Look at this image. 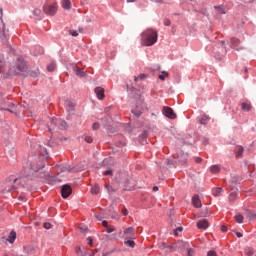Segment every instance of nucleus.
<instances>
[{"instance_id":"1","label":"nucleus","mask_w":256,"mask_h":256,"mask_svg":"<svg viewBox=\"0 0 256 256\" xmlns=\"http://www.w3.org/2000/svg\"><path fill=\"white\" fill-rule=\"evenodd\" d=\"M159 35L157 34V31L153 29H147L141 34V45L144 47H152V45H155Z\"/></svg>"},{"instance_id":"2","label":"nucleus","mask_w":256,"mask_h":256,"mask_svg":"<svg viewBox=\"0 0 256 256\" xmlns=\"http://www.w3.org/2000/svg\"><path fill=\"white\" fill-rule=\"evenodd\" d=\"M57 9V4H48L44 6V13H46V15H49L50 17H53V15L57 13Z\"/></svg>"},{"instance_id":"3","label":"nucleus","mask_w":256,"mask_h":256,"mask_svg":"<svg viewBox=\"0 0 256 256\" xmlns=\"http://www.w3.org/2000/svg\"><path fill=\"white\" fill-rule=\"evenodd\" d=\"M163 115H165V117H168V119H177V114H175L171 107L165 106L163 108Z\"/></svg>"},{"instance_id":"4","label":"nucleus","mask_w":256,"mask_h":256,"mask_svg":"<svg viewBox=\"0 0 256 256\" xmlns=\"http://www.w3.org/2000/svg\"><path fill=\"white\" fill-rule=\"evenodd\" d=\"M43 167H45L44 163H41V164L38 165L37 163L33 162L30 165L28 175H33V173H37V171H39V169H43Z\"/></svg>"},{"instance_id":"5","label":"nucleus","mask_w":256,"mask_h":256,"mask_svg":"<svg viewBox=\"0 0 256 256\" xmlns=\"http://www.w3.org/2000/svg\"><path fill=\"white\" fill-rule=\"evenodd\" d=\"M52 123H54L56 129H65L67 127V122H65V120L52 118Z\"/></svg>"},{"instance_id":"6","label":"nucleus","mask_w":256,"mask_h":256,"mask_svg":"<svg viewBox=\"0 0 256 256\" xmlns=\"http://www.w3.org/2000/svg\"><path fill=\"white\" fill-rule=\"evenodd\" d=\"M71 193H73V189L71 188V186L64 185L62 187L61 195H62L63 199H67V197H69V195H71Z\"/></svg>"},{"instance_id":"7","label":"nucleus","mask_w":256,"mask_h":256,"mask_svg":"<svg viewBox=\"0 0 256 256\" xmlns=\"http://www.w3.org/2000/svg\"><path fill=\"white\" fill-rule=\"evenodd\" d=\"M125 239H133L135 237V228H126L123 232Z\"/></svg>"},{"instance_id":"8","label":"nucleus","mask_w":256,"mask_h":256,"mask_svg":"<svg viewBox=\"0 0 256 256\" xmlns=\"http://www.w3.org/2000/svg\"><path fill=\"white\" fill-rule=\"evenodd\" d=\"M178 245H179V247H183V249H187L188 256H193V253H195L193 248L189 247V243H187V242L180 241V242H178Z\"/></svg>"},{"instance_id":"9","label":"nucleus","mask_w":256,"mask_h":256,"mask_svg":"<svg viewBox=\"0 0 256 256\" xmlns=\"http://www.w3.org/2000/svg\"><path fill=\"white\" fill-rule=\"evenodd\" d=\"M95 94L97 96V99H99L100 101H103V99H105V89H103L102 87L95 88Z\"/></svg>"},{"instance_id":"10","label":"nucleus","mask_w":256,"mask_h":256,"mask_svg":"<svg viewBox=\"0 0 256 256\" xmlns=\"http://www.w3.org/2000/svg\"><path fill=\"white\" fill-rule=\"evenodd\" d=\"M198 229H208L209 228V222L206 219L199 220L197 222Z\"/></svg>"},{"instance_id":"11","label":"nucleus","mask_w":256,"mask_h":256,"mask_svg":"<svg viewBox=\"0 0 256 256\" xmlns=\"http://www.w3.org/2000/svg\"><path fill=\"white\" fill-rule=\"evenodd\" d=\"M160 249H162V251H166V253H172L173 252V246L168 245L167 243L163 242L160 245Z\"/></svg>"},{"instance_id":"12","label":"nucleus","mask_w":256,"mask_h":256,"mask_svg":"<svg viewBox=\"0 0 256 256\" xmlns=\"http://www.w3.org/2000/svg\"><path fill=\"white\" fill-rule=\"evenodd\" d=\"M73 72L77 77H85V75H87L85 71L81 70L78 66L73 67Z\"/></svg>"},{"instance_id":"13","label":"nucleus","mask_w":256,"mask_h":256,"mask_svg":"<svg viewBox=\"0 0 256 256\" xmlns=\"http://www.w3.org/2000/svg\"><path fill=\"white\" fill-rule=\"evenodd\" d=\"M240 43H241V41L239 40V38L232 37L230 39V44H231L232 49H235V48L239 47Z\"/></svg>"},{"instance_id":"14","label":"nucleus","mask_w":256,"mask_h":256,"mask_svg":"<svg viewBox=\"0 0 256 256\" xmlns=\"http://www.w3.org/2000/svg\"><path fill=\"white\" fill-rule=\"evenodd\" d=\"M15 239H17V233L15 231H11L6 241H8V243L13 244L15 243Z\"/></svg>"},{"instance_id":"15","label":"nucleus","mask_w":256,"mask_h":256,"mask_svg":"<svg viewBox=\"0 0 256 256\" xmlns=\"http://www.w3.org/2000/svg\"><path fill=\"white\" fill-rule=\"evenodd\" d=\"M24 252L26 253V255H35V247L25 246L24 247Z\"/></svg>"},{"instance_id":"16","label":"nucleus","mask_w":256,"mask_h":256,"mask_svg":"<svg viewBox=\"0 0 256 256\" xmlns=\"http://www.w3.org/2000/svg\"><path fill=\"white\" fill-rule=\"evenodd\" d=\"M65 106L68 109V111H73V109H75V102H73L71 100H66Z\"/></svg>"},{"instance_id":"17","label":"nucleus","mask_w":256,"mask_h":256,"mask_svg":"<svg viewBox=\"0 0 256 256\" xmlns=\"http://www.w3.org/2000/svg\"><path fill=\"white\" fill-rule=\"evenodd\" d=\"M192 203H193L194 207L199 209L201 207V200L199 199V196H194L192 198Z\"/></svg>"},{"instance_id":"18","label":"nucleus","mask_w":256,"mask_h":256,"mask_svg":"<svg viewBox=\"0 0 256 256\" xmlns=\"http://www.w3.org/2000/svg\"><path fill=\"white\" fill-rule=\"evenodd\" d=\"M242 111H251L253 109V106H251V103L243 102L241 104Z\"/></svg>"},{"instance_id":"19","label":"nucleus","mask_w":256,"mask_h":256,"mask_svg":"<svg viewBox=\"0 0 256 256\" xmlns=\"http://www.w3.org/2000/svg\"><path fill=\"white\" fill-rule=\"evenodd\" d=\"M212 194L214 197H221V195H223V188H214Z\"/></svg>"},{"instance_id":"20","label":"nucleus","mask_w":256,"mask_h":256,"mask_svg":"<svg viewBox=\"0 0 256 256\" xmlns=\"http://www.w3.org/2000/svg\"><path fill=\"white\" fill-rule=\"evenodd\" d=\"M124 245H126V247H131V249H133L135 247V241L131 240V238H126L124 241Z\"/></svg>"},{"instance_id":"21","label":"nucleus","mask_w":256,"mask_h":256,"mask_svg":"<svg viewBox=\"0 0 256 256\" xmlns=\"http://www.w3.org/2000/svg\"><path fill=\"white\" fill-rule=\"evenodd\" d=\"M219 171H221V167H219V165H212L210 167V172L213 173L214 175H217Z\"/></svg>"},{"instance_id":"22","label":"nucleus","mask_w":256,"mask_h":256,"mask_svg":"<svg viewBox=\"0 0 256 256\" xmlns=\"http://www.w3.org/2000/svg\"><path fill=\"white\" fill-rule=\"evenodd\" d=\"M100 191L101 188L99 187V184H95L94 187L91 188L92 195H99Z\"/></svg>"},{"instance_id":"23","label":"nucleus","mask_w":256,"mask_h":256,"mask_svg":"<svg viewBox=\"0 0 256 256\" xmlns=\"http://www.w3.org/2000/svg\"><path fill=\"white\" fill-rule=\"evenodd\" d=\"M237 195H239V191L236 190V191L231 192L229 195V201L231 203H233V201H235L237 199Z\"/></svg>"},{"instance_id":"24","label":"nucleus","mask_w":256,"mask_h":256,"mask_svg":"<svg viewBox=\"0 0 256 256\" xmlns=\"http://www.w3.org/2000/svg\"><path fill=\"white\" fill-rule=\"evenodd\" d=\"M55 69H57V65L55 64V62H50L47 65V71H49L50 73H53V71H55Z\"/></svg>"},{"instance_id":"25","label":"nucleus","mask_w":256,"mask_h":256,"mask_svg":"<svg viewBox=\"0 0 256 256\" xmlns=\"http://www.w3.org/2000/svg\"><path fill=\"white\" fill-rule=\"evenodd\" d=\"M62 7H63V9H71V1L62 0Z\"/></svg>"},{"instance_id":"26","label":"nucleus","mask_w":256,"mask_h":256,"mask_svg":"<svg viewBox=\"0 0 256 256\" xmlns=\"http://www.w3.org/2000/svg\"><path fill=\"white\" fill-rule=\"evenodd\" d=\"M33 14L35 15V17H38L39 19L43 17V12L39 8L34 9Z\"/></svg>"},{"instance_id":"27","label":"nucleus","mask_w":256,"mask_h":256,"mask_svg":"<svg viewBox=\"0 0 256 256\" xmlns=\"http://www.w3.org/2000/svg\"><path fill=\"white\" fill-rule=\"evenodd\" d=\"M145 79H147L146 74H140L139 76H135V77H134V81H135V82H137V81H143V80H145Z\"/></svg>"},{"instance_id":"28","label":"nucleus","mask_w":256,"mask_h":256,"mask_svg":"<svg viewBox=\"0 0 256 256\" xmlns=\"http://www.w3.org/2000/svg\"><path fill=\"white\" fill-rule=\"evenodd\" d=\"M169 77V73L167 71H162V75H159L158 78L160 81H165V78Z\"/></svg>"},{"instance_id":"29","label":"nucleus","mask_w":256,"mask_h":256,"mask_svg":"<svg viewBox=\"0 0 256 256\" xmlns=\"http://www.w3.org/2000/svg\"><path fill=\"white\" fill-rule=\"evenodd\" d=\"M234 219H235L236 223H243L244 217L241 214H237L236 216H234Z\"/></svg>"},{"instance_id":"30","label":"nucleus","mask_w":256,"mask_h":256,"mask_svg":"<svg viewBox=\"0 0 256 256\" xmlns=\"http://www.w3.org/2000/svg\"><path fill=\"white\" fill-rule=\"evenodd\" d=\"M23 183H25V179H23V178H16L15 180H14V184L15 185H23Z\"/></svg>"},{"instance_id":"31","label":"nucleus","mask_w":256,"mask_h":256,"mask_svg":"<svg viewBox=\"0 0 256 256\" xmlns=\"http://www.w3.org/2000/svg\"><path fill=\"white\" fill-rule=\"evenodd\" d=\"M48 127H49V131H53V129L57 128L55 123H53V118L50 119V124L48 125Z\"/></svg>"},{"instance_id":"32","label":"nucleus","mask_w":256,"mask_h":256,"mask_svg":"<svg viewBox=\"0 0 256 256\" xmlns=\"http://www.w3.org/2000/svg\"><path fill=\"white\" fill-rule=\"evenodd\" d=\"M243 151H244L243 147L240 146L238 148V151L236 152V157H243Z\"/></svg>"},{"instance_id":"33","label":"nucleus","mask_w":256,"mask_h":256,"mask_svg":"<svg viewBox=\"0 0 256 256\" xmlns=\"http://www.w3.org/2000/svg\"><path fill=\"white\" fill-rule=\"evenodd\" d=\"M183 232V227H178L174 230L175 237H179V233Z\"/></svg>"},{"instance_id":"34","label":"nucleus","mask_w":256,"mask_h":256,"mask_svg":"<svg viewBox=\"0 0 256 256\" xmlns=\"http://www.w3.org/2000/svg\"><path fill=\"white\" fill-rule=\"evenodd\" d=\"M84 140L86 141V143H93V138L89 135H85Z\"/></svg>"},{"instance_id":"35","label":"nucleus","mask_w":256,"mask_h":256,"mask_svg":"<svg viewBox=\"0 0 256 256\" xmlns=\"http://www.w3.org/2000/svg\"><path fill=\"white\" fill-rule=\"evenodd\" d=\"M132 113L135 117H141V110H132Z\"/></svg>"},{"instance_id":"36","label":"nucleus","mask_w":256,"mask_h":256,"mask_svg":"<svg viewBox=\"0 0 256 256\" xmlns=\"http://www.w3.org/2000/svg\"><path fill=\"white\" fill-rule=\"evenodd\" d=\"M207 120H209V116H203L202 119L200 120V123L202 125H205V123H207Z\"/></svg>"},{"instance_id":"37","label":"nucleus","mask_w":256,"mask_h":256,"mask_svg":"<svg viewBox=\"0 0 256 256\" xmlns=\"http://www.w3.org/2000/svg\"><path fill=\"white\" fill-rule=\"evenodd\" d=\"M69 33L72 35V37H77L79 35L76 30H70Z\"/></svg>"},{"instance_id":"38","label":"nucleus","mask_w":256,"mask_h":256,"mask_svg":"<svg viewBox=\"0 0 256 256\" xmlns=\"http://www.w3.org/2000/svg\"><path fill=\"white\" fill-rule=\"evenodd\" d=\"M207 256H217V252H215L214 250H210L208 251Z\"/></svg>"},{"instance_id":"39","label":"nucleus","mask_w":256,"mask_h":256,"mask_svg":"<svg viewBox=\"0 0 256 256\" xmlns=\"http://www.w3.org/2000/svg\"><path fill=\"white\" fill-rule=\"evenodd\" d=\"M5 111H9V113H15V104H12V108L5 109Z\"/></svg>"},{"instance_id":"40","label":"nucleus","mask_w":256,"mask_h":256,"mask_svg":"<svg viewBox=\"0 0 256 256\" xmlns=\"http://www.w3.org/2000/svg\"><path fill=\"white\" fill-rule=\"evenodd\" d=\"M71 170H72V168L69 165L64 166L62 169V171H68V172H71Z\"/></svg>"},{"instance_id":"41","label":"nucleus","mask_w":256,"mask_h":256,"mask_svg":"<svg viewBox=\"0 0 256 256\" xmlns=\"http://www.w3.org/2000/svg\"><path fill=\"white\" fill-rule=\"evenodd\" d=\"M92 129H93L94 131H97V130L99 129V123H94V124L92 125Z\"/></svg>"},{"instance_id":"42","label":"nucleus","mask_w":256,"mask_h":256,"mask_svg":"<svg viewBox=\"0 0 256 256\" xmlns=\"http://www.w3.org/2000/svg\"><path fill=\"white\" fill-rule=\"evenodd\" d=\"M164 25H165L166 27H169V25H171V20L165 19V20H164Z\"/></svg>"},{"instance_id":"43","label":"nucleus","mask_w":256,"mask_h":256,"mask_svg":"<svg viewBox=\"0 0 256 256\" xmlns=\"http://www.w3.org/2000/svg\"><path fill=\"white\" fill-rule=\"evenodd\" d=\"M44 229H51V223L45 222L44 223Z\"/></svg>"},{"instance_id":"44","label":"nucleus","mask_w":256,"mask_h":256,"mask_svg":"<svg viewBox=\"0 0 256 256\" xmlns=\"http://www.w3.org/2000/svg\"><path fill=\"white\" fill-rule=\"evenodd\" d=\"M105 189H107V191H109V192H111V191H115L114 189H113V187H111V186H109V185H105Z\"/></svg>"},{"instance_id":"45","label":"nucleus","mask_w":256,"mask_h":256,"mask_svg":"<svg viewBox=\"0 0 256 256\" xmlns=\"http://www.w3.org/2000/svg\"><path fill=\"white\" fill-rule=\"evenodd\" d=\"M88 245L93 247V239L91 237H88Z\"/></svg>"},{"instance_id":"46","label":"nucleus","mask_w":256,"mask_h":256,"mask_svg":"<svg viewBox=\"0 0 256 256\" xmlns=\"http://www.w3.org/2000/svg\"><path fill=\"white\" fill-rule=\"evenodd\" d=\"M104 175H113V171L112 170H106L104 172Z\"/></svg>"},{"instance_id":"47","label":"nucleus","mask_w":256,"mask_h":256,"mask_svg":"<svg viewBox=\"0 0 256 256\" xmlns=\"http://www.w3.org/2000/svg\"><path fill=\"white\" fill-rule=\"evenodd\" d=\"M222 233H227V226H221Z\"/></svg>"},{"instance_id":"48","label":"nucleus","mask_w":256,"mask_h":256,"mask_svg":"<svg viewBox=\"0 0 256 256\" xmlns=\"http://www.w3.org/2000/svg\"><path fill=\"white\" fill-rule=\"evenodd\" d=\"M113 231H115V229H113V228H111V227H108V228L106 229V232H107V233H113Z\"/></svg>"},{"instance_id":"49","label":"nucleus","mask_w":256,"mask_h":256,"mask_svg":"<svg viewBox=\"0 0 256 256\" xmlns=\"http://www.w3.org/2000/svg\"><path fill=\"white\" fill-rule=\"evenodd\" d=\"M15 189H19V187H17L16 185H13L12 189H8V190H5V191H15Z\"/></svg>"},{"instance_id":"50","label":"nucleus","mask_w":256,"mask_h":256,"mask_svg":"<svg viewBox=\"0 0 256 256\" xmlns=\"http://www.w3.org/2000/svg\"><path fill=\"white\" fill-rule=\"evenodd\" d=\"M247 255H248V256H253V255H254L253 249H250V250L247 252Z\"/></svg>"},{"instance_id":"51","label":"nucleus","mask_w":256,"mask_h":256,"mask_svg":"<svg viewBox=\"0 0 256 256\" xmlns=\"http://www.w3.org/2000/svg\"><path fill=\"white\" fill-rule=\"evenodd\" d=\"M122 213H123V215H129V212L127 211V208H124V209L122 210Z\"/></svg>"},{"instance_id":"52","label":"nucleus","mask_w":256,"mask_h":256,"mask_svg":"<svg viewBox=\"0 0 256 256\" xmlns=\"http://www.w3.org/2000/svg\"><path fill=\"white\" fill-rule=\"evenodd\" d=\"M195 161H196V163H201V162L203 161V159H202V158L197 157V158L195 159Z\"/></svg>"},{"instance_id":"53","label":"nucleus","mask_w":256,"mask_h":256,"mask_svg":"<svg viewBox=\"0 0 256 256\" xmlns=\"http://www.w3.org/2000/svg\"><path fill=\"white\" fill-rule=\"evenodd\" d=\"M236 236H237L238 238H241V237H243V234H241V232H237V233H236Z\"/></svg>"},{"instance_id":"54","label":"nucleus","mask_w":256,"mask_h":256,"mask_svg":"<svg viewBox=\"0 0 256 256\" xmlns=\"http://www.w3.org/2000/svg\"><path fill=\"white\" fill-rule=\"evenodd\" d=\"M18 199H19V201H25V197H23V196H19Z\"/></svg>"},{"instance_id":"55","label":"nucleus","mask_w":256,"mask_h":256,"mask_svg":"<svg viewBox=\"0 0 256 256\" xmlns=\"http://www.w3.org/2000/svg\"><path fill=\"white\" fill-rule=\"evenodd\" d=\"M102 225H103V227H107V221L104 220V221L102 222Z\"/></svg>"},{"instance_id":"56","label":"nucleus","mask_w":256,"mask_h":256,"mask_svg":"<svg viewBox=\"0 0 256 256\" xmlns=\"http://www.w3.org/2000/svg\"><path fill=\"white\" fill-rule=\"evenodd\" d=\"M127 1V3H135V1H137V0H126Z\"/></svg>"},{"instance_id":"57","label":"nucleus","mask_w":256,"mask_h":256,"mask_svg":"<svg viewBox=\"0 0 256 256\" xmlns=\"http://www.w3.org/2000/svg\"><path fill=\"white\" fill-rule=\"evenodd\" d=\"M153 191H159V187L154 186V187H153Z\"/></svg>"},{"instance_id":"58","label":"nucleus","mask_w":256,"mask_h":256,"mask_svg":"<svg viewBox=\"0 0 256 256\" xmlns=\"http://www.w3.org/2000/svg\"><path fill=\"white\" fill-rule=\"evenodd\" d=\"M80 231H87V228L79 227Z\"/></svg>"},{"instance_id":"59","label":"nucleus","mask_w":256,"mask_h":256,"mask_svg":"<svg viewBox=\"0 0 256 256\" xmlns=\"http://www.w3.org/2000/svg\"><path fill=\"white\" fill-rule=\"evenodd\" d=\"M81 251V247L76 248V253H79Z\"/></svg>"},{"instance_id":"60","label":"nucleus","mask_w":256,"mask_h":256,"mask_svg":"<svg viewBox=\"0 0 256 256\" xmlns=\"http://www.w3.org/2000/svg\"><path fill=\"white\" fill-rule=\"evenodd\" d=\"M39 73V70H37V73H36V75H34L33 77H37V74Z\"/></svg>"},{"instance_id":"61","label":"nucleus","mask_w":256,"mask_h":256,"mask_svg":"<svg viewBox=\"0 0 256 256\" xmlns=\"http://www.w3.org/2000/svg\"><path fill=\"white\" fill-rule=\"evenodd\" d=\"M3 109H4V108L0 106V111H3Z\"/></svg>"},{"instance_id":"62","label":"nucleus","mask_w":256,"mask_h":256,"mask_svg":"<svg viewBox=\"0 0 256 256\" xmlns=\"http://www.w3.org/2000/svg\"><path fill=\"white\" fill-rule=\"evenodd\" d=\"M0 13H3V9H0Z\"/></svg>"},{"instance_id":"63","label":"nucleus","mask_w":256,"mask_h":256,"mask_svg":"<svg viewBox=\"0 0 256 256\" xmlns=\"http://www.w3.org/2000/svg\"><path fill=\"white\" fill-rule=\"evenodd\" d=\"M93 256H97V253L92 254Z\"/></svg>"},{"instance_id":"64","label":"nucleus","mask_w":256,"mask_h":256,"mask_svg":"<svg viewBox=\"0 0 256 256\" xmlns=\"http://www.w3.org/2000/svg\"><path fill=\"white\" fill-rule=\"evenodd\" d=\"M82 256H85V254H84V255H82Z\"/></svg>"}]
</instances>
